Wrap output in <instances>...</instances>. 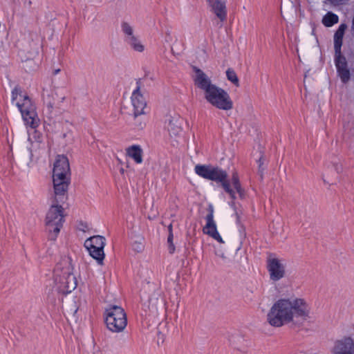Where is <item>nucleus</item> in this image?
Returning a JSON list of instances; mask_svg holds the SVG:
<instances>
[{"label":"nucleus","instance_id":"f257e3e1","mask_svg":"<svg viewBox=\"0 0 354 354\" xmlns=\"http://www.w3.org/2000/svg\"><path fill=\"white\" fill-rule=\"evenodd\" d=\"M310 306L303 298L291 297L278 299L270 308L268 322L274 327H281L294 320V317L303 321L310 317Z\"/></svg>","mask_w":354,"mask_h":354},{"label":"nucleus","instance_id":"f03ea898","mask_svg":"<svg viewBox=\"0 0 354 354\" xmlns=\"http://www.w3.org/2000/svg\"><path fill=\"white\" fill-rule=\"evenodd\" d=\"M195 85L204 92L205 99L213 106L224 111L233 108L229 94L223 88L212 83L208 76L201 69L194 68Z\"/></svg>","mask_w":354,"mask_h":354},{"label":"nucleus","instance_id":"7ed1b4c3","mask_svg":"<svg viewBox=\"0 0 354 354\" xmlns=\"http://www.w3.org/2000/svg\"><path fill=\"white\" fill-rule=\"evenodd\" d=\"M70 176L71 170L68 158L63 155H58L54 163L53 182L54 194L59 201H66L67 198Z\"/></svg>","mask_w":354,"mask_h":354},{"label":"nucleus","instance_id":"20e7f679","mask_svg":"<svg viewBox=\"0 0 354 354\" xmlns=\"http://www.w3.org/2000/svg\"><path fill=\"white\" fill-rule=\"evenodd\" d=\"M12 101H16L15 104L21 112L25 124L36 129L39 125L40 120L31 99L27 95L22 94L19 88L15 87L12 91Z\"/></svg>","mask_w":354,"mask_h":354},{"label":"nucleus","instance_id":"39448f33","mask_svg":"<svg viewBox=\"0 0 354 354\" xmlns=\"http://www.w3.org/2000/svg\"><path fill=\"white\" fill-rule=\"evenodd\" d=\"M73 266L69 259H64L57 265L55 270V282L58 291L63 294L71 292L77 287V279L73 273Z\"/></svg>","mask_w":354,"mask_h":354},{"label":"nucleus","instance_id":"423d86ee","mask_svg":"<svg viewBox=\"0 0 354 354\" xmlns=\"http://www.w3.org/2000/svg\"><path fill=\"white\" fill-rule=\"evenodd\" d=\"M65 201H58L56 195L51 198V206L47 212L46 225L49 232H53L55 236L59 232L64 223L63 208L59 203Z\"/></svg>","mask_w":354,"mask_h":354},{"label":"nucleus","instance_id":"0eeeda50","mask_svg":"<svg viewBox=\"0 0 354 354\" xmlns=\"http://www.w3.org/2000/svg\"><path fill=\"white\" fill-rule=\"evenodd\" d=\"M105 316L106 326L113 333L123 331L127 325L126 313L120 306H111L106 310Z\"/></svg>","mask_w":354,"mask_h":354},{"label":"nucleus","instance_id":"6e6552de","mask_svg":"<svg viewBox=\"0 0 354 354\" xmlns=\"http://www.w3.org/2000/svg\"><path fill=\"white\" fill-rule=\"evenodd\" d=\"M267 268L271 280L277 281L285 277L286 265L283 260L277 258H270L268 260Z\"/></svg>","mask_w":354,"mask_h":354},{"label":"nucleus","instance_id":"1a4fd4ad","mask_svg":"<svg viewBox=\"0 0 354 354\" xmlns=\"http://www.w3.org/2000/svg\"><path fill=\"white\" fill-rule=\"evenodd\" d=\"M208 214L205 216L206 225L203 227V232L221 243L224 241L217 231L216 225L214 220V207L212 205L208 206Z\"/></svg>","mask_w":354,"mask_h":354},{"label":"nucleus","instance_id":"9d476101","mask_svg":"<svg viewBox=\"0 0 354 354\" xmlns=\"http://www.w3.org/2000/svg\"><path fill=\"white\" fill-rule=\"evenodd\" d=\"M227 174L225 171L218 167H214L211 180L221 183L222 187L230 196L232 200L236 198L235 191L231 187L229 181L227 180Z\"/></svg>","mask_w":354,"mask_h":354},{"label":"nucleus","instance_id":"9b49d317","mask_svg":"<svg viewBox=\"0 0 354 354\" xmlns=\"http://www.w3.org/2000/svg\"><path fill=\"white\" fill-rule=\"evenodd\" d=\"M332 354H354V340L349 337H344L334 342Z\"/></svg>","mask_w":354,"mask_h":354},{"label":"nucleus","instance_id":"f8f14e48","mask_svg":"<svg viewBox=\"0 0 354 354\" xmlns=\"http://www.w3.org/2000/svg\"><path fill=\"white\" fill-rule=\"evenodd\" d=\"M131 101L133 112L146 113L147 101L140 91V86L138 82H137V86L131 94Z\"/></svg>","mask_w":354,"mask_h":354},{"label":"nucleus","instance_id":"ddd939ff","mask_svg":"<svg viewBox=\"0 0 354 354\" xmlns=\"http://www.w3.org/2000/svg\"><path fill=\"white\" fill-rule=\"evenodd\" d=\"M335 63L337 72L342 82L344 83L348 82L351 77V73L348 68L346 59L342 55V52L339 54L335 53Z\"/></svg>","mask_w":354,"mask_h":354},{"label":"nucleus","instance_id":"4468645a","mask_svg":"<svg viewBox=\"0 0 354 354\" xmlns=\"http://www.w3.org/2000/svg\"><path fill=\"white\" fill-rule=\"evenodd\" d=\"M211 11L220 19L224 21L227 19V8L225 0H207Z\"/></svg>","mask_w":354,"mask_h":354},{"label":"nucleus","instance_id":"2eb2a0df","mask_svg":"<svg viewBox=\"0 0 354 354\" xmlns=\"http://www.w3.org/2000/svg\"><path fill=\"white\" fill-rule=\"evenodd\" d=\"M346 28V24H342L339 25V28L334 34V49L335 54H339L341 53L343 37Z\"/></svg>","mask_w":354,"mask_h":354},{"label":"nucleus","instance_id":"dca6fc26","mask_svg":"<svg viewBox=\"0 0 354 354\" xmlns=\"http://www.w3.org/2000/svg\"><path fill=\"white\" fill-rule=\"evenodd\" d=\"M127 154L137 164L142 162V149L139 145H132L127 149Z\"/></svg>","mask_w":354,"mask_h":354},{"label":"nucleus","instance_id":"f3484780","mask_svg":"<svg viewBox=\"0 0 354 354\" xmlns=\"http://www.w3.org/2000/svg\"><path fill=\"white\" fill-rule=\"evenodd\" d=\"M88 250L89 254L95 259L97 263L102 265L104 258V248H100L98 246L93 245H85Z\"/></svg>","mask_w":354,"mask_h":354},{"label":"nucleus","instance_id":"a211bd4d","mask_svg":"<svg viewBox=\"0 0 354 354\" xmlns=\"http://www.w3.org/2000/svg\"><path fill=\"white\" fill-rule=\"evenodd\" d=\"M145 114L146 113L133 112L132 126L135 129L142 130L145 127L146 119L145 117L144 116Z\"/></svg>","mask_w":354,"mask_h":354},{"label":"nucleus","instance_id":"6ab92c4d","mask_svg":"<svg viewBox=\"0 0 354 354\" xmlns=\"http://www.w3.org/2000/svg\"><path fill=\"white\" fill-rule=\"evenodd\" d=\"M213 166L198 165L195 167V172L201 177L210 180L213 171Z\"/></svg>","mask_w":354,"mask_h":354},{"label":"nucleus","instance_id":"aec40b11","mask_svg":"<svg viewBox=\"0 0 354 354\" xmlns=\"http://www.w3.org/2000/svg\"><path fill=\"white\" fill-rule=\"evenodd\" d=\"M167 129L169 132V134L171 136H178L181 131L182 128L180 126V123L179 121L176 119H171L169 121L168 125H167Z\"/></svg>","mask_w":354,"mask_h":354},{"label":"nucleus","instance_id":"412c9836","mask_svg":"<svg viewBox=\"0 0 354 354\" xmlns=\"http://www.w3.org/2000/svg\"><path fill=\"white\" fill-rule=\"evenodd\" d=\"M339 17L332 12H327L322 18V22L326 27H331L337 24Z\"/></svg>","mask_w":354,"mask_h":354},{"label":"nucleus","instance_id":"4be33fe9","mask_svg":"<svg viewBox=\"0 0 354 354\" xmlns=\"http://www.w3.org/2000/svg\"><path fill=\"white\" fill-rule=\"evenodd\" d=\"M94 245L104 248L105 239L102 236H93L86 240L84 245Z\"/></svg>","mask_w":354,"mask_h":354},{"label":"nucleus","instance_id":"5701e85b","mask_svg":"<svg viewBox=\"0 0 354 354\" xmlns=\"http://www.w3.org/2000/svg\"><path fill=\"white\" fill-rule=\"evenodd\" d=\"M232 185H233L234 189L239 194V197L241 198H243L245 196V191L241 187V183L239 181V176L236 172H234L232 174Z\"/></svg>","mask_w":354,"mask_h":354},{"label":"nucleus","instance_id":"b1692460","mask_svg":"<svg viewBox=\"0 0 354 354\" xmlns=\"http://www.w3.org/2000/svg\"><path fill=\"white\" fill-rule=\"evenodd\" d=\"M134 50L141 53L144 51L145 46L142 45V44L140 42V41L138 39V38L136 36L127 39V41H125Z\"/></svg>","mask_w":354,"mask_h":354},{"label":"nucleus","instance_id":"393cba45","mask_svg":"<svg viewBox=\"0 0 354 354\" xmlns=\"http://www.w3.org/2000/svg\"><path fill=\"white\" fill-rule=\"evenodd\" d=\"M121 28L122 32L124 34V39L125 41L127 40V39L131 38L134 36H136L133 33V27L127 22L123 21L121 24Z\"/></svg>","mask_w":354,"mask_h":354},{"label":"nucleus","instance_id":"a878e982","mask_svg":"<svg viewBox=\"0 0 354 354\" xmlns=\"http://www.w3.org/2000/svg\"><path fill=\"white\" fill-rule=\"evenodd\" d=\"M227 78L236 86H239V79L234 70L228 68L226 71Z\"/></svg>","mask_w":354,"mask_h":354},{"label":"nucleus","instance_id":"bb28decb","mask_svg":"<svg viewBox=\"0 0 354 354\" xmlns=\"http://www.w3.org/2000/svg\"><path fill=\"white\" fill-rule=\"evenodd\" d=\"M132 248L134 251H136L137 252H140L143 250L144 245L141 242L135 241L132 244Z\"/></svg>","mask_w":354,"mask_h":354},{"label":"nucleus","instance_id":"cd10ccee","mask_svg":"<svg viewBox=\"0 0 354 354\" xmlns=\"http://www.w3.org/2000/svg\"><path fill=\"white\" fill-rule=\"evenodd\" d=\"M167 241L169 243L170 252L173 253L174 250V244L172 243V241H173V233L172 232H170L169 234V236H168V238H167Z\"/></svg>","mask_w":354,"mask_h":354},{"label":"nucleus","instance_id":"c85d7f7f","mask_svg":"<svg viewBox=\"0 0 354 354\" xmlns=\"http://www.w3.org/2000/svg\"><path fill=\"white\" fill-rule=\"evenodd\" d=\"M165 42L167 43H171L173 41V36L171 34V32L169 30L166 31L165 32Z\"/></svg>","mask_w":354,"mask_h":354},{"label":"nucleus","instance_id":"c756f323","mask_svg":"<svg viewBox=\"0 0 354 354\" xmlns=\"http://www.w3.org/2000/svg\"><path fill=\"white\" fill-rule=\"evenodd\" d=\"M330 4L333 6H339L345 3L348 0H327Z\"/></svg>","mask_w":354,"mask_h":354},{"label":"nucleus","instance_id":"7c9ffc66","mask_svg":"<svg viewBox=\"0 0 354 354\" xmlns=\"http://www.w3.org/2000/svg\"><path fill=\"white\" fill-rule=\"evenodd\" d=\"M235 214H236V216L237 223H239L240 222V216H239V213L236 211L235 212Z\"/></svg>","mask_w":354,"mask_h":354},{"label":"nucleus","instance_id":"2f4dec72","mask_svg":"<svg viewBox=\"0 0 354 354\" xmlns=\"http://www.w3.org/2000/svg\"><path fill=\"white\" fill-rule=\"evenodd\" d=\"M168 229H169V233H170V232H172V225H171V224H170V225H169Z\"/></svg>","mask_w":354,"mask_h":354},{"label":"nucleus","instance_id":"473e14b6","mask_svg":"<svg viewBox=\"0 0 354 354\" xmlns=\"http://www.w3.org/2000/svg\"><path fill=\"white\" fill-rule=\"evenodd\" d=\"M59 71H60V69L55 70V71H54V74H55V75H56V74H57Z\"/></svg>","mask_w":354,"mask_h":354},{"label":"nucleus","instance_id":"72a5a7b5","mask_svg":"<svg viewBox=\"0 0 354 354\" xmlns=\"http://www.w3.org/2000/svg\"><path fill=\"white\" fill-rule=\"evenodd\" d=\"M220 257L222 258V259H225V256L223 253H222Z\"/></svg>","mask_w":354,"mask_h":354},{"label":"nucleus","instance_id":"f704fd0d","mask_svg":"<svg viewBox=\"0 0 354 354\" xmlns=\"http://www.w3.org/2000/svg\"><path fill=\"white\" fill-rule=\"evenodd\" d=\"M48 107L52 108V107H53V104H52V103H50V102H49V103L48 104Z\"/></svg>","mask_w":354,"mask_h":354},{"label":"nucleus","instance_id":"c9c22d12","mask_svg":"<svg viewBox=\"0 0 354 354\" xmlns=\"http://www.w3.org/2000/svg\"><path fill=\"white\" fill-rule=\"evenodd\" d=\"M231 206L233 207V208H235V204L234 202H232L231 203Z\"/></svg>","mask_w":354,"mask_h":354},{"label":"nucleus","instance_id":"e433bc0d","mask_svg":"<svg viewBox=\"0 0 354 354\" xmlns=\"http://www.w3.org/2000/svg\"><path fill=\"white\" fill-rule=\"evenodd\" d=\"M124 169H123V168H121V169H120V172H121L122 174H123V173H124Z\"/></svg>","mask_w":354,"mask_h":354}]
</instances>
